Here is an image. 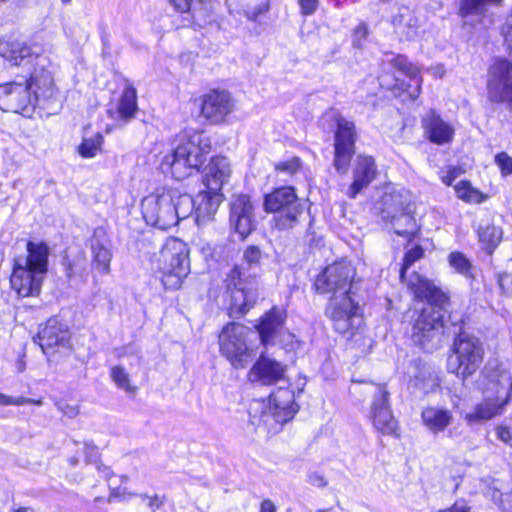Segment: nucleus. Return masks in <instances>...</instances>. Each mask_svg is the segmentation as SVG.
<instances>
[{
	"mask_svg": "<svg viewBox=\"0 0 512 512\" xmlns=\"http://www.w3.org/2000/svg\"><path fill=\"white\" fill-rule=\"evenodd\" d=\"M0 101L22 115H31L38 105L24 79L0 83Z\"/></svg>",
	"mask_w": 512,
	"mask_h": 512,
	"instance_id": "obj_22",
	"label": "nucleus"
},
{
	"mask_svg": "<svg viewBox=\"0 0 512 512\" xmlns=\"http://www.w3.org/2000/svg\"><path fill=\"white\" fill-rule=\"evenodd\" d=\"M414 302H426L428 307L447 308L451 304L448 292L437 286L433 280L414 271L410 278L403 282Z\"/></svg>",
	"mask_w": 512,
	"mask_h": 512,
	"instance_id": "obj_16",
	"label": "nucleus"
},
{
	"mask_svg": "<svg viewBox=\"0 0 512 512\" xmlns=\"http://www.w3.org/2000/svg\"><path fill=\"white\" fill-rule=\"evenodd\" d=\"M475 234L481 248L491 256L503 239V229L493 221L479 224Z\"/></svg>",
	"mask_w": 512,
	"mask_h": 512,
	"instance_id": "obj_34",
	"label": "nucleus"
},
{
	"mask_svg": "<svg viewBox=\"0 0 512 512\" xmlns=\"http://www.w3.org/2000/svg\"><path fill=\"white\" fill-rule=\"evenodd\" d=\"M298 5L302 16H311L318 10L319 0H298Z\"/></svg>",
	"mask_w": 512,
	"mask_h": 512,
	"instance_id": "obj_53",
	"label": "nucleus"
},
{
	"mask_svg": "<svg viewBox=\"0 0 512 512\" xmlns=\"http://www.w3.org/2000/svg\"><path fill=\"white\" fill-rule=\"evenodd\" d=\"M57 406L58 409L68 418H73L79 414V408L77 405H70L64 401H60Z\"/></svg>",
	"mask_w": 512,
	"mask_h": 512,
	"instance_id": "obj_59",
	"label": "nucleus"
},
{
	"mask_svg": "<svg viewBox=\"0 0 512 512\" xmlns=\"http://www.w3.org/2000/svg\"><path fill=\"white\" fill-rule=\"evenodd\" d=\"M202 175L205 189L199 192L200 202L197 206L199 216L212 217L217 211L224 196L223 186L229 181L232 170L229 159L222 154H215L206 162Z\"/></svg>",
	"mask_w": 512,
	"mask_h": 512,
	"instance_id": "obj_9",
	"label": "nucleus"
},
{
	"mask_svg": "<svg viewBox=\"0 0 512 512\" xmlns=\"http://www.w3.org/2000/svg\"><path fill=\"white\" fill-rule=\"evenodd\" d=\"M256 274L246 275L243 267L235 264L226 273L223 279V285L226 293H245L249 294V285L256 281Z\"/></svg>",
	"mask_w": 512,
	"mask_h": 512,
	"instance_id": "obj_33",
	"label": "nucleus"
},
{
	"mask_svg": "<svg viewBox=\"0 0 512 512\" xmlns=\"http://www.w3.org/2000/svg\"><path fill=\"white\" fill-rule=\"evenodd\" d=\"M422 424L432 433H440L452 423V412L445 408L425 407L421 412Z\"/></svg>",
	"mask_w": 512,
	"mask_h": 512,
	"instance_id": "obj_32",
	"label": "nucleus"
},
{
	"mask_svg": "<svg viewBox=\"0 0 512 512\" xmlns=\"http://www.w3.org/2000/svg\"><path fill=\"white\" fill-rule=\"evenodd\" d=\"M82 453L84 455V461L88 465H91L102 456L100 448L92 441L82 442Z\"/></svg>",
	"mask_w": 512,
	"mask_h": 512,
	"instance_id": "obj_52",
	"label": "nucleus"
},
{
	"mask_svg": "<svg viewBox=\"0 0 512 512\" xmlns=\"http://www.w3.org/2000/svg\"><path fill=\"white\" fill-rule=\"evenodd\" d=\"M46 274L22 265L19 258L13 259L9 276L10 289L17 298H37L41 295Z\"/></svg>",
	"mask_w": 512,
	"mask_h": 512,
	"instance_id": "obj_18",
	"label": "nucleus"
},
{
	"mask_svg": "<svg viewBox=\"0 0 512 512\" xmlns=\"http://www.w3.org/2000/svg\"><path fill=\"white\" fill-rule=\"evenodd\" d=\"M190 249L177 237H169L157 260L156 272L165 290H178L190 273Z\"/></svg>",
	"mask_w": 512,
	"mask_h": 512,
	"instance_id": "obj_7",
	"label": "nucleus"
},
{
	"mask_svg": "<svg viewBox=\"0 0 512 512\" xmlns=\"http://www.w3.org/2000/svg\"><path fill=\"white\" fill-rule=\"evenodd\" d=\"M484 378L489 381H497L499 377L502 375V364L497 363L495 367L491 370L485 368L482 371Z\"/></svg>",
	"mask_w": 512,
	"mask_h": 512,
	"instance_id": "obj_60",
	"label": "nucleus"
},
{
	"mask_svg": "<svg viewBox=\"0 0 512 512\" xmlns=\"http://www.w3.org/2000/svg\"><path fill=\"white\" fill-rule=\"evenodd\" d=\"M273 170L277 174L294 177L303 172L304 162L301 157L295 155L274 163Z\"/></svg>",
	"mask_w": 512,
	"mask_h": 512,
	"instance_id": "obj_44",
	"label": "nucleus"
},
{
	"mask_svg": "<svg viewBox=\"0 0 512 512\" xmlns=\"http://www.w3.org/2000/svg\"><path fill=\"white\" fill-rule=\"evenodd\" d=\"M421 127L424 138L432 144L442 146L454 141L455 129L453 125L445 121L435 109H429L421 117Z\"/></svg>",
	"mask_w": 512,
	"mask_h": 512,
	"instance_id": "obj_26",
	"label": "nucleus"
},
{
	"mask_svg": "<svg viewBox=\"0 0 512 512\" xmlns=\"http://www.w3.org/2000/svg\"><path fill=\"white\" fill-rule=\"evenodd\" d=\"M286 367L279 361L261 355L253 364L249 375L253 381L260 382L263 385H274L284 379Z\"/></svg>",
	"mask_w": 512,
	"mask_h": 512,
	"instance_id": "obj_29",
	"label": "nucleus"
},
{
	"mask_svg": "<svg viewBox=\"0 0 512 512\" xmlns=\"http://www.w3.org/2000/svg\"><path fill=\"white\" fill-rule=\"evenodd\" d=\"M425 250L420 244H415L410 249L406 250L399 268V281L403 283L406 280L407 272L410 267L417 261L423 259Z\"/></svg>",
	"mask_w": 512,
	"mask_h": 512,
	"instance_id": "obj_43",
	"label": "nucleus"
},
{
	"mask_svg": "<svg viewBox=\"0 0 512 512\" xmlns=\"http://www.w3.org/2000/svg\"><path fill=\"white\" fill-rule=\"evenodd\" d=\"M212 150V139L205 130L182 129L175 136L172 149L162 157L160 168L175 180H184L193 174L204 172Z\"/></svg>",
	"mask_w": 512,
	"mask_h": 512,
	"instance_id": "obj_2",
	"label": "nucleus"
},
{
	"mask_svg": "<svg viewBox=\"0 0 512 512\" xmlns=\"http://www.w3.org/2000/svg\"><path fill=\"white\" fill-rule=\"evenodd\" d=\"M25 80L32 96L39 105L41 102L55 101L59 95L53 73L48 66L39 63V60L30 64L27 73L20 75Z\"/></svg>",
	"mask_w": 512,
	"mask_h": 512,
	"instance_id": "obj_17",
	"label": "nucleus"
},
{
	"mask_svg": "<svg viewBox=\"0 0 512 512\" xmlns=\"http://www.w3.org/2000/svg\"><path fill=\"white\" fill-rule=\"evenodd\" d=\"M104 143L103 133L97 132L92 137H83L76 151L84 159L94 158L102 153Z\"/></svg>",
	"mask_w": 512,
	"mask_h": 512,
	"instance_id": "obj_39",
	"label": "nucleus"
},
{
	"mask_svg": "<svg viewBox=\"0 0 512 512\" xmlns=\"http://www.w3.org/2000/svg\"><path fill=\"white\" fill-rule=\"evenodd\" d=\"M268 10H269V4L267 2L261 3L260 5H258L257 7L253 8V9L246 10L245 15L250 21L255 22L258 20V18L261 15L268 12Z\"/></svg>",
	"mask_w": 512,
	"mask_h": 512,
	"instance_id": "obj_57",
	"label": "nucleus"
},
{
	"mask_svg": "<svg viewBox=\"0 0 512 512\" xmlns=\"http://www.w3.org/2000/svg\"><path fill=\"white\" fill-rule=\"evenodd\" d=\"M502 406L497 405L492 399H484L478 403L472 413H468L465 419L468 423L482 420H490L501 413Z\"/></svg>",
	"mask_w": 512,
	"mask_h": 512,
	"instance_id": "obj_38",
	"label": "nucleus"
},
{
	"mask_svg": "<svg viewBox=\"0 0 512 512\" xmlns=\"http://www.w3.org/2000/svg\"><path fill=\"white\" fill-rule=\"evenodd\" d=\"M191 102L198 109V117L211 126L227 124L235 111V100L226 89L210 88Z\"/></svg>",
	"mask_w": 512,
	"mask_h": 512,
	"instance_id": "obj_14",
	"label": "nucleus"
},
{
	"mask_svg": "<svg viewBox=\"0 0 512 512\" xmlns=\"http://www.w3.org/2000/svg\"><path fill=\"white\" fill-rule=\"evenodd\" d=\"M34 342L40 347L50 366L68 362L75 353L69 327L55 316L48 318L39 327Z\"/></svg>",
	"mask_w": 512,
	"mask_h": 512,
	"instance_id": "obj_10",
	"label": "nucleus"
},
{
	"mask_svg": "<svg viewBox=\"0 0 512 512\" xmlns=\"http://www.w3.org/2000/svg\"><path fill=\"white\" fill-rule=\"evenodd\" d=\"M109 376L117 388L128 394L134 395L138 391V387L131 382L129 373L122 365H115L110 368Z\"/></svg>",
	"mask_w": 512,
	"mask_h": 512,
	"instance_id": "obj_42",
	"label": "nucleus"
},
{
	"mask_svg": "<svg viewBox=\"0 0 512 512\" xmlns=\"http://www.w3.org/2000/svg\"><path fill=\"white\" fill-rule=\"evenodd\" d=\"M91 465L95 466L96 471L106 480H110L115 476L112 467L102 460V456L93 462Z\"/></svg>",
	"mask_w": 512,
	"mask_h": 512,
	"instance_id": "obj_56",
	"label": "nucleus"
},
{
	"mask_svg": "<svg viewBox=\"0 0 512 512\" xmlns=\"http://www.w3.org/2000/svg\"><path fill=\"white\" fill-rule=\"evenodd\" d=\"M26 404L41 406L43 404V400L41 398L33 399V398L20 396L18 406L26 405Z\"/></svg>",
	"mask_w": 512,
	"mask_h": 512,
	"instance_id": "obj_63",
	"label": "nucleus"
},
{
	"mask_svg": "<svg viewBox=\"0 0 512 512\" xmlns=\"http://www.w3.org/2000/svg\"><path fill=\"white\" fill-rule=\"evenodd\" d=\"M259 512H277V508L272 500L264 499L260 503Z\"/></svg>",
	"mask_w": 512,
	"mask_h": 512,
	"instance_id": "obj_61",
	"label": "nucleus"
},
{
	"mask_svg": "<svg viewBox=\"0 0 512 512\" xmlns=\"http://www.w3.org/2000/svg\"><path fill=\"white\" fill-rule=\"evenodd\" d=\"M496 284L502 298L512 299V273L507 271L497 273Z\"/></svg>",
	"mask_w": 512,
	"mask_h": 512,
	"instance_id": "obj_46",
	"label": "nucleus"
},
{
	"mask_svg": "<svg viewBox=\"0 0 512 512\" xmlns=\"http://www.w3.org/2000/svg\"><path fill=\"white\" fill-rule=\"evenodd\" d=\"M395 35L399 41H413L419 34V19L414 10L402 6L392 16L390 21Z\"/></svg>",
	"mask_w": 512,
	"mask_h": 512,
	"instance_id": "obj_30",
	"label": "nucleus"
},
{
	"mask_svg": "<svg viewBox=\"0 0 512 512\" xmlns=\"http://www.w3.org/2000/svg\"><path fill=\"white\" fill-rule=\"evenodd\" d=\"M494 163L498 167L502 177L512 176V156L501 151L495 154Z\"/></svg>",
	"mask_w": 512,
	"mask_h": 512,
	"instance_id": "obj_48",
	"label": "nucleus"
},
{
	"mask_svg": "<svg viewBox=\"0 0 512 512\" xmlns=\"http://www.w3.org/2000/svg\"><path fill=\"white\" fill-rule=\"evenodd\" d=\"M457 199L470 205H479L489 199V195L474 187L469 179H462L453 185Z\"/></svg>",
	"mask_w": 512,
	"mask_h": 512,
	"instance_id": "obj_37",
	"label": "nucleus"
},
{
	"mask_svg": "<svg viewBox=\"0 0 512 512\" xmlns=\"http://www.w3.org/2000/svg\"><path fill=\"white\" fill-rule=\"evenodd\" d=\"M194 1L195 0H167L175 13L181 16L185 15L183 17L184 20L187 21L185 26L192 28L200 26L196 10L193 8Z\"/></svg>",
	"mask_w": 512,
	"mask_h": 512,
	"instance_id": "obj_41",
	"label": "nucleus"
},
{
	"mask_svg": "<svg viewBox=\"0 0 512 512\" xmlns=\"http://www.w3.org/2000/svg\"><path fill=\"white\" fill-rule=\"evenodd\" d=\"M288 320L287 306L273 305L266 310L254 326L259 336L260 344L267 347L274 345L276 339L281 335Z\"/></svg>",
	"mask_w": 512,
	"mask_h": 512,
	"instance_id": "obj_23",
	"label": "nucleus"
},
{
	"mask_svg": "<svg viewBox=\"0 0 512 512\" xmlns=\"http://www.w3.org/2000/svg\"><path fill=\"white\" fill-rule=\"evenodd\" d=\"M370 420L374 429L381 435L400 437L399 423L392 413L389 392L385 385H379L371 405Z\"/></svg>",
	"mask_w": 512,
	"mask_h": 512,
	"instance_id": "obj_21",
	"label": "nucleus"
},
{
	"mask_svg": "<svg viewBox=\"0 0 512 512\" xmlns=\"http://www.w3.org/2000/svg\"><path fill=\"white\" fill-rule=\"evenodd\" d=\"M352 174L353 180L346 192L349 199H355L363 189L367 188L376 179L378 168L375 158L366 154L358 155Z\"/></svg>",
	"mask_w": 512,
	"mask_h": 512,
	"instance_id": "obj_27",
	"label": "nucleus"
},
{
	"mask_svg": "<svg viewBox=\"0 0 512 512\" xmlns=\"http://www.w3.org/2000/svg\"><path fill=\"white\" fill-rule=\"evenodd\" d=\"M130 495L131 494L128 493L125 488L114 487V488L110 489L108 496H106V497L105 496L94 497L93 503L94 504H105V503L111 504V503H114L116 501L125 500Z\"/></svg>",
	"mask_w": 512,
	"mask_h": 512,
	"instance_id": "obj_47",
	"label": "nucleus"
},
{
	"mask_svg": "<svg viewBox=\"0 0 512 512\" xmlns=\"http://www.w3.org/2000/svg\"><path fill=\"white\" fill-rule=\"evenodd\" d=\"M446 308L422 307L415 310L411 321V339L421 349H429L440 342L445 329Z\"/></svg>",
	"mask_w": 512,
	"mask_h": 512,
	"instance_id": "obj_13",
	"label": "nucleus"
},
{
	"mask_svg": "<svg viewBox=\"0 0 512 512\" xmlns=\"http://www.w3.org/2000/svg\"><path fill=\"white\" fill-rule=\"evenodd\" d=\"M329 116L333 123V151L332 165L340 175L348 173L352 161L357 153L359 141L358 128L355 121L346 118L341 112L329 108L322 117Z\"/></svg>",
	"mask_w": 512,
	"mask_h": 512,
	"instance_id": "obj_8",
	"label": "nucleus"
},
{
	"mask_svg": "<svg viewBox=\"0 0 512 512\" xmlns=\"http://www.w3.org/2000/svg\"><path fill=\"white\" fill-rule=\"evenodd\" d=\"M244 329L243 324L229 321L218 334L219 352L236 370L246 368L254 358V349L249 346Z\"/></svg>",
	"mask_w": 512,
	"mask_h": 512,
	"instance_id": "obj_12",
	"label": "nucleus"
},
{
	"mask_svg": "<svg viewBox=\"0 0 512 512\" xmlns=\"http://www.w3.org/2000/svg\"><path fill=\"white\" fill-rule=\"evenodd\" d=\"M485 356L484 342L478 336L461 328L453 336L448 350L447 371L464 382L481 370Z\"/></svg>",
	"mask_w": 512,
	"mask_h": 512,
	"instance_id": "obj_6",
	"label": "nucleus"
},
{
	"mask_svg": "<svg viewBox=\"0 0 512 512\" xmlns=\"http://www.w3.org/2000/svg\"><path fill=\"white\" fill-rule=\"evenodd\" d=\"M496 437L506 445L512 447V428L508 425H498L495 428Z\"/></svg>",
	"mask_w": 512,
	"mask_h": 512,
	"instance_id": "obj_55",
	"label": "nucleus"
},
{
	"mask_svg": "<svg viewBox=\"0 0 512 512\" xmlns=\"http://www.w3.org/2000/svg\"><path fill=\"white\" fill-rule=\"evenodd\" d=\"M358 282L356 266L347 258H340L323 266L311 285L314 294L328 297L324 314L332 330L351 349L369 345L363 304L357 298Z\"/></svg>",
	"mask_w": 512,
	"mask_h": 512,
	"instance_id": "obj_1",
	"label": "nucleus"
},
{
	"mask_svg": "<svg viewBox=\"0 0 512 512\" xmlns=\"http://www.w3.org/2000/svg\"><path fill=\"white\" fill-rule=\"evenodd\" d=\"M368 35V25L363 21L359 22L352 30V46L356 49H362Z\"/></svg>",
	"mask_w": 512,
	"mask_h": 512,
	"instance_id": "obj_50",
	"label": "nucleus"
},
{
	"mask_svg": "<svg viewBox=\"0 0 512 512\" xmlns=\"http://www.w3.org/2000/svg\"><path fill=\"white\" fill-rule=\"evenodd\" d=\"M262 205L264 212L272 215L271 230L277 232H289L300 226L306 210L296 187L288 184L273 187L265 193Z\"/></svg>",
	"mask_w": 512,
	"mask_h": 512,
	"instance_id": "obj_5",
	"label": "nucleus"
},
{
	"mask_svg": "<svg viewBox=\"0 0 512 512\" xmlns=\"http://www.w3.org/2000/svg\"><path fill=\"white\" fill-rule=\"evenodd\" d=\"M503 0H460L458 15L462 18L485 15L488 5H501Z\"/></svg>",
	"mask_w": 512,
	"mask_h": 512,
	"instance_id": "obj_40",
	"label": "nucleus"
},
{
	"mask_svg": "<svg viewBox=\"0 0 512 512\" xmlns=\"http://www.w3.org/2000/svg\"><path fill=\"white\" fill-rule=\"evenodd\" d=\"M35 43H28L15 32L0 37V57L12 66L30 65L39 60L42 50L37 51Z\"/></svg>",
	"mask_w": 512,
	"mask_h": 512,
	"instance_id": "obj_19",
	"label": "nucleus"
},
{
	"mask_svg": "<svg viewBox=\"0 0 512 512\" xmlns=\"http://www.w3.org/2000/svg\"><path fill=\"white\" fill-rule=\"evenodd\" d=\"M193 206V199L189 194L173 187L157 188L141 202L146 221L164 230L187 218Z\"/></svg>",
	"mask_w": 512,
	"mask_h": 512,
	"instance_id": "obj_3",
	"label": "nucleus"
},
{
	"mask_svg": "<svg viewBox=\"0 0 512 512\" xmlns=\"http://www.w3.org/2000/svg\"><path fill=\"white\" fill-rule=\"evenodd\" d=\"M228 297L225 302L226 315L234 320L244 318L256 305V299L249 297V294L227 293Z\"/></svg>",
	"mask_w": 512,
	"mask_h": 512,
	"instance_id": "obj_36",
	"label": "nucleus"
},
{
	"mask_svg": "<svg viewBox=\"0 0 512 512\" xmlns=\"http://www.w3.org/2000/svg\"><path fill=\"white\" fill-rule=\"evenodd\" d=\"M436 512H471V506L464 498H459L447 508L439 509Z\"/></svg>",
	"mask_w": 512,
	"mask_h": 512,
	"instance_id": "obj_54",
	"label": "nucleus"
},
{
	"mask_svg": "<svg viewBox=\"0 0 512 512\" xmlns=\"http://www.w3.org/2000/svg\"><path fill=\"white\" fill-rule=\"evenodd\" d=\"M107 233L103 227L93 230L89 239L91 250V269L100 275L110 273V264L113 258L112 250L108 246Z\"/></svg>",
	"mask_w": 512,
	"mask_h": 512,
	"instance_id": "obj_28",
	"label": "nucleus"
},
{
	"mask_svg": "<svg viewBox=\"0 0 512 512\" xmlns=\"http://www.w3.org/2000/svg\"><path fill=\"white\" fill-rule=\"evenodd\" d=\"M138 110L137 90L132 84H126L119 98L109 101L106 114L111 120L126 125L136 118Z\"/></svg>",
	"mask_w": 512,
	"mask_h": 512,
	"instance_id": "obj_25",
	"label": "nucleus"
},
{
	"mask_svg": "<svg viewBox=\"0 0 512 512\" xmlns=\"http://www.w3.org/2000/svg\"><path fill=\"white\" fill-rule=\"evenodd\" d=\"M262 251L257 245H249L243 251V261L247 268L258 266L261 264Z\"/></svg>",
	"mask_w": 512,
	"mask_h": 512,
	"instance_id": "obj_49",
	"label": "nucleus"
},
{
	"mask_svg": "<svg viewBox=\"0 0 512 512\" xmlns=\"http://www.w3.org/2000/svg\"><path fill=\"white\" fill-rule=\"evenodd\" d=\"M148 499H149L148 506L153 509L160 508L164 503V499L158 495L150 496Z\"/></svg>",
	"mask_w": 512,
	"mask_h": 512,
	"instance_id": "obj_64",
	"label": "nucleus"
},
{
	"mask_svg": "<svg viewBox=\"0 0 512 512\" xmlns=\"http://www.w3.org/2000/svg\"><path fill=\"white\" fill-rule=\"evenodd\" d=\"M26 258L22 265L47 274L49 267L50 249L45 241L34 242L28 240L26 243Z\"/></svg>",
	"mask_w": 512,
	"mask_h": 512,
	"instance_id": "obj_31",
	"label": "nucleus"
},
{
	"mask_svg": "<svg viewBox=\"0 0 512 512\" xmlns=\"http://www.w3.org/2000/svg\"><path fill=\"white\" fill-rule=\"evenodd\" d=\"M449 265L459 274L473 278V265L460 251H453L448 255Z\"/></svg>",
	"mask_w": 512,
	"mask_h": 512,
	"instance_id": "obj_45",
	"label": "nucleus"
},
{
	"mask_svg": "<svg viewBox=\"0 0 512 512\" xmlns=\"http://www.w3.org/2000/svg\"><path fill=\"white\" fill-rule=\"evenodd\" d=\"M254 205L248 194L235 195L230 202L229 220L241 240H245L255 229Z\"/></svg>",
	"mask_w": 512,
	"mask_h": 512,
	"instance_id": "obj_24",
	"label": "nucleus"
},
{
	"mask_svg": "<svg viewBox=\"0 0 512 512\" xmlns=\"http://www.w3.org/2000/svg\"><path fill=\"white\" fill-rule=\"evenodd\" d=\"M19 403V397H11L4 393L0 392V406H9V405H15L18 406Z\"/></svg>",
	"mask_w": 512,
	"mask_h": 512,
	"instance_id": "obj_62",
	"label": "nucleus"
},
{
	"mask_svg": "<svg viewBox=\"0 0 512 512\" xmlns=\"http://www.w3.org/2000/svg\"><path fill=\"white\" fill-rule=\"evenodd\" d=\"M60 264L68 281L76 277H81L86 269L85 252L81 249L71 251L66 248L61 252Z\"/></svg>",
	"mask_w": 512,
	"mask_h": 512,
	"instance_id": "obj_35",
	"label": "nucleus"
},
{
	"mask_svg": "<svg viewBox=\"0 0 512 512\" xmlns=\"http://www.w3.org/2000/svg\"><path fill=\"white\" fill-rule=\"evenodd\" d=\"M307 480L311 486L316 488H324L328 484L326 477L319 472H312L308 474Z\"/></svg>",
	"mask_w": 512,
	"mask_h": 512,
	"instance_id": "obj_58",
	"label": "nucleus"
},
{
	"mask_svg": "<svg viewBox=\"0 0 512 512\" xmlns=\"http://www.w3.org/2000/svg\"><path fill=\"white\" fill-rule=\"evenodd\" d=\"M486 98L492 105H504L512 111V59L494 57L487 68Z\"/></svg>",
	"mask_w": 512,
	"mask_h": 512,
	"instance_id": "obj_15",
	"label": "nucleus"
},
{
	"mask_svg": "<svg viewBox=\"0 0 512 512\" xmlns=\"http://www.w3.org/2000/svg\"><path fill=\"white\" fill-rule=\"evenodd\" d=\"M466 170L460 165H449L446 168L444 174L440 175L441 182L447 187H453L455 180L462 174H465Z\"/></svg>",
	"mask_w": 512,
	"mask_h": 512,
	"instance_id": "obj_51",
	"label": "nucleus"
},
{
	"mask_svg": "<svg viewBox=\"0 0 512 512\" xmlns=\"http://www.w3.org/2000/svg\"><path fill=\"white\" fill-rule=\"evenodd\" d=\"M300 410L292 387H277L269 394L267 403L257 421V425L269 435L281 432Z\"/></svg>",
	"mask_w": 512,
	"mask_h": 512,
	"instance_id": "obj_11",
	"label": "nucleus"
},
{
	"mask_svg": "<svg viewBox=\"0 0 512 512\" xmlns=\"http://www.w3.org/2000/svg\"><path fill=\"white\" fill-rule=\"evenodd\" d=\"M383 222L393 225L394 233L406 239L407 243L419 237L421 227L417 224L415 216L408 212L402 203L385 201L381 209Z\"/></svg>",
	"mask_w": 512,
	"mask_h": 512,
	"instance_id": "obj_20",
	"label": "nucleus"
},
{
	"mask_svg": "<svg viewBox=\"0 0 512 512\" xmlns=\"http://www.w3.org/2000/svg\"><path fill=\"white\" fill-rule=\"evenodd\" d=\"M391 69H382L378 76L379 88L402 102H414L422 94V69L409 57L396 53L390 60Z\"/></svg>",
	"mask_w": 512,
	"mask_h": 512,
	"instance_id": "obj_4",
	"label": "nucleus"
}]
</instances>
